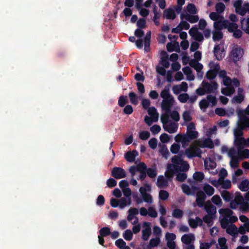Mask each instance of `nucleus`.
Segmentation results:
<instances>
[{"mask_svg":"<svg viewBox=\"0 0 249 249\" xmlns=\"http://www.w3.org/2000/svg\"><path fill=\"white\" fill-rule=\"evenodd\" d=\"M178 99L180 102L185 103L189 100V96L186 93H181L178 96Z\"/></svg>","mask_w":249,"mask_h":249,"instance_id":"8fccbe9b","label":"nucleus"},{"mask_svg":"<svg viewBox=\"0 0 249 249\" xmlns=\"http://www.w3.org/2000/svg\"><path fill=\"white\" fill-rule=\"evenodd\" d=\"M246 140L242 137H235L234 144L237 146V150L244 149L245 145Z\"/></svg>","mask_w":249,"mask_h":249,"instance_id":"4be33fe9","label":"nucleus"},{"mask_svg":"<svg viewBox=\"0 0 249 249\" xmlns=\"http://www.w3.org/2000/svg\"><path fill=\"white\" fill-rule=\"evenodd\" d=\"M217 73L215 71L210 70L206 74V77L209 80H213L215 78Z\"/></svg>","mask_w":249,"mask_h":249,"instance_id":"4d7b16f0","label":"nucleus"},{"mask_svg":"<svg viewBox=\"0 0 249 249\" xmlns=\"http://www.w3.org/2000/svg\"><path fill=\"white\" fill-rule=\"evenodd\" d=\"M212 185L216 188L221 186L223 189H229L231 187V181L229 179H224L218 183H213Z\"/></svg>","mask_w":249,"mask_h":249,"instance_id":"f3484780","label":"nucleus"},{"mask_svg":"<svg viewBox=\"0 0 249 249\" xmlns=\"http://www.w3.org/2000/svg\"><path fill=\"white\" fill-rule=\"evenodd\" d=\"M206 196L204 192L202 191H199L196 194V203L199 208H202L204 206V202Z\"/></svg>","mask_w":249,"mask_h":249,"instance_id":"9b49d317","label":"nucleus"},{"mask_svg":"<svg viewBox=\"0 0 249 249\" xmlns=\"http://www.w3.org/2000/svg\"><path fill=\"white\" fill-rule=\"evenodd\" d=\"M243 172H234L232 176V182L233 184H236L241 179V176Z\"/></svg>","mask_w":249,"mask_h":249,"instance_id":"de8ad7c7","label":"nucleus"},{"mask_svg":"<svg viewBox=\"0 0 249 249\" xmlns=\"http://www.w3.org/2000/svg\"><path fill=\"white\" fill-rule=\"evenodd\" d=\"M214 216L206 214L203 217V221L207 224L208 227H211L213 224Z\"/></svg>","mask_w":249,"mask_h":249,"instance_id":"2f4dec72","label":"nucleus"},{"mask_svg":"<svg viewBox=\"0 0 249 249\" xmlns=\"http://www.w3.org/2000/svg\"><path fill=\"white\" fill-rule=\"evenodd\" d=\"M138 155V152L136 150L133 151H128L124 155L125 160L129 162H133L135 160V158Z\"/></svg>","mask_w":249,"mask_h":249,"instance_id":"412c9836","label":"nucleus"},{"mask_svg":"<svg viewBox=\"0 0 249 249\" xmlns=\"http://www.w3.org/2000/svg\"><path fill=\"white\" fill-rule=\"evenodd\" d=\"M182 118L185 122H188L192 120L190 112L188 110H185L182 114Z\"/></svg>","mask_w":249,"mask_h":249,"instance_id":"bf43d9fd","label":"nucleus"},{"mask_svg":"<svg viewBox=\"0 0 249 249\" xmlns=\"http://www.w3.org/2000/svg\"><path fill=\"white\" fill-rule=\"evenodd\" d=\"M205 210L207 213V215L215 217L216 213V207L210 203H208L205 206Z\"/></svg>","mask_w":249,"mask_h":249,"instance_id":"6ab92c4d","label":"nucleus"},{"mask_svg":"<svg viewBox=\"0 0 249 249\" xmlns=\"http://www.w3.org/2000/svg\"><path fill=\"white\" fill-rule=\"evenodd\" d=\"M219 213L227 217L231 216L233 213V212L229 208L221 209L219 210Z\"/></svg>","mask_w":249,"mask_h":249,"instance_id":"0e129e2a","label":"nucleus"},{"mask_svg":"<svg viewBox=\"0 0 249 249\" xmlns=\"http://www.w3.org/2000/svg\"><path fill=\"white\" fill-rule=\"evenodd\" d=\"M214 55L218 60H220L223 57L222 55L223 51L220 50L219 45H215L213 49Z\"/></svg>","mask_w":249,"mask_h":249,"instance_id":"cd10ccee","label":"nucleus"},{"mask_svg":"<svg viewBox=\"0 0 249 249\" xmlns=\"http://www.w3.org/2000/svg\"><path fill=\"white\" fill-rule=\"evenodd\" d=\"M228 176V172H219L218 179L212 180L211 182V184L218 183L225 178Z\"/></svg>","mask_w":249,"mask_h":249,"instance_id":"79ce46f5","label":"nucleus"},{"mask_svg":"<svg viewBox=\"0 0 249 249\" xmlns=\"http://www.w3.org/2000/svg\"><path fill=\"white\" fill-rule=\"evenodd\" d=\"M187 9L188 12L192 14H195L197 12L196 7L193 3H189L187 6Z\"/></svg>","mask_w":249,"mask_h":249,"instance_id":"774afa93","label":"nucleus"},{"mask_svg":"<svg viewBox=\"0 0 249 249\" xmlns=\"http://www.w3.org/2000/svg\"><path fill=\"white\" fill-rule=\"evenodd\" d=\"M172 215L175 218L180 219L183 215V212L180 209H175L172 212Z\"/></svg>","mask_w":249,"mask_h":249,"instance_id":"c03bdc74","label":"nucleus"},{"mask_svg":"<svg viewBox=\"0 0 249 249\" xmlns=\"http://www.w3.org/2000/svg\"><path fill=\"white\" fill-rule=\"evenodd\" d=\"M180 18L181 20L185 19L191 23H195L198 21L199 17L197 15H192L187 13H182L180 15Z\"/></svg>","mask_w":249,"mask_h":249,"instance_id":"f8f14e48","label":"nucleus"},{"mask_svg":"<svg viewBox=\"0 0 249 249\" xmlns=\"http://www.w3.org/2000/svg\"><path fill=\"white\" fill-rule=\"evenodd\" d=\"M151 32L150 31H148L144 38V50L146 52H148L150 50V42H151Z\"/></svg>","mask_w":249,"mask_h":249,"instance_id":"a211bd4d","label":"nucleus"},{"mask_svg":"<svg viewBox=\"0 0 249 249\" xmlns=\"http://www.w3.org/2000/svg\"><path fill=\"white\" fill-rule=\"evenodd\" d=\"M129 97L130 98V101L132 104L135 105L138 104V97L134 92H130L129 93Z\"/></svg>","mask_w":249,"mask_h":249,"instance_id":"864d4df0","label":"nucleus"},{"mask_svg":"<svg viewBox=\"0 0 249 249\" xmlns=\"http://www.w3.org/2000/svg\"><path fill=\"white\" fill-rule=\"evenodd\" d=\"M177 173L176 179L180 182L184 181L187 177L185 172H177Z\"/></svg>","mask_w":249,"mask_h":249,"instance_id":"09e8293b","label":"nucleus"},{"mask_svg":"<svg viewBox=\"0 0 249 249\" xmlns=\"http://www.w3.org/2000/svg\"><path fill=\"white\" fill-rule=\"evenodd\" d=\"M244 129V127L241 126L240 125H238L237 128H236L234 130V135L235 137H242L243 135V130Z\"/></svg>","mask_w":249,"mask_h":249,"instance_id":"5fc2aeb1","label":"nucleus"},{"mask_svg":"<svg viewBox=\"0 0 249 249\" xmlns=\"http://www.w3.org/2000/svg\"><path fill=\"white\" fill-rule=\"evenodd\" d=\"M164 17L167 19H174L176 18V14L172 9H167L164 12Z\"/></svg>","mask_w":249,"mask_h":249,"instance_id":"7c9ffc66","label":"nucleus"},{"mask_svg":"<svg viewBox=\"0 0 249 249\" xmlns=\"http://www.w3.org/2000/svg\"><path fill=\"white\" fill-rule=\"evenodd\" d=\"M195 236L192 233L185 234L181 237V242L184 244H189L193 243L195 241Z\"/></svg>","mask_w":249,"mask_h":249,"instance_id":"dca6fc26","label":"nucleus"},{"mask_svg":"<svg viewBox=\"0 0 249 249\" xmlns=\"http://www.w3.org/2000/svg\"><path fill=\"white\" fill-rule=\"evenodd\" d=\"M167 50L169 52L176 51V52H179L180 48L179 44L178 42H176L174 44L171 42L168 43L166 45Z\"/></svg>","mask_w":249,"mask_h":249,"instance_id":"b1692460","label":"nucleus"},{"mask_svg":"<svg viewBox=\"0 0 249 249\" xmlns=\"http://www.w3.org/2000/svg\"><path fill=\"white\" fill-rule=\"evenodd\" d=\"M150 191L151 187L148 184H145L144 186L141 187L139 189L143 201L150 204L152 203L153 199L152 196L149 194L147 193V192Z\"/></svg>","mask_w":249,"mask_h":249,"instance_id":"7ed1b4c3","label":"nucleus"},{"mask_svg":"<svg viewBox=\"0 0 249 249\" xmlns=\"http://www.w3.org/2000/svg\"><path fill=\"white\" fill-rule=\"evenodd\" d=\"M174 102L173 96H170L169 98L163 99L161 104L162 109L164 111H170Z\"/></svg>","mask_w":249,"mask_h":249,"instance_id":"0eeeda50","label":"nucleus"},{"mask_svg":"<svg viewBox=\"0 0 249 249\" xmlns=\"http://www.w3.org/2000/svg\"><path fill=\"white\" fill-rule=\"evenodd\" d=\"M128 103L127 97L126 96L122 95L120 96L118 100L119 106L123 107Z\"/></svg>","mask_w":249,"mask_h":249,"instance_id":"a18cd8bd","label":"nucleus"},{"mask_svg":"<svg viewBox=\"0 0 249 249\" xmlns=\"http://www.w3.org/2000/svg\"><path fill=\"white\" fill-rule=\"evenodd\" d=\"M131 201L130 198H128L127 200L125 198H121L119 200V206L121 209H124L126 205H130L131 204Z\"/></svg>","mask_w":249,"mask_h":249,"instance_id":"72a5a7b5","label":"nucleus"},{"mask_svg":"<svg viewBox=\"0 0 249 249\" xmlns=\"http://www.w3.org/2000/svg\"><path fill=\"white\" fill-rule=\"evenodd\" d=\"M202 153L201 150L195 145H191L185 150V154L189 159L194 157L201 158Z\"/></svg>","mask_w":249,"mask_h":249,"instance_id":"20e7f679","label":"nucleus"},{"mask_svg":"<svg viewBox=\"0 0 249 249\" xmlns=\"http://www.w3.org/2000/svg\"><path fill=\"white\" fill-rule=\"evenodd\" d=\"M180 147V146L179 144L174 143L171 145L170 151L173 154H177L179 151Z\"/></svg>","mask_w":249,"mask_h":249,"instance_id":"338daca9","label":"nucleus"},{"mask_svg":"<svg viewBox=\"0 0 249 249\" xmlns=\"http://www.w3.org/2000/svg\"><path fill=\"white\" fill-rule=\"evenodd\" d=\"M238 187L239 189L243 192H246L249 189V180L245 179L241 181L239 184Z\"/></svg>","mask_w":249,"mask_h":249,"instance_id":"f704fd0d","label":"nucleus"},{"mask_svg":"<svg viewBox=\"0 0 249 249\" xmlns=\"http://www.w3.org/2000/svg\"><path fill=\"white\" fill-rule=\"evenodd\" d=\"M161 60L160 63L163 67L164 68H168L170 66V63L168 61V55L165 51H162L161 52Z\"/></svg>","mask_w":249,"mask_h":249,"instance_id":"2eb2a0df","label":"nucleus"},{"mask_svg":"<svg viewBox=\"0 0 249 249\" xmlns=\"http://www.w3.org/2000/svg\"><path fill=\"white\" fill-rule=\"evenodd\" d=\"M195 129L196 126L194 123L191 122L187 125L185 135L189 142L197 138L198 136V133L197 131H195Z\"/></svg>","mask_w":249,"mask_h":249,"instance_id":"39448f33","label":"nucleus"},{"mask_svg":"<svg viewBox=\"0 0 249 249\" xmlns=\"http://www.w3.org/2000/svg\"><path fill=\"white\" fill-rule=\"evenodd\" d=\"M235 11L241 16H244L247 12H249V3H245L243 6L240 7Z\"/></svg>","mask_w":249,"mask_h":249,"instance_id":"c85d7f7f","label":"nucleus"},{"mask_svg":"<svg viewBox=\"0 0 249 249\" xmlns=\"http://www.w3.org/2000/svg\"><path fill=\"white\" fill-rule=\"evenodd\" d=\"M169 197V193L165 190H161L159 192V198L162 200H166Z\"/></svg>","mask_w":249,"mask_h":249,"instance_id":"6e6d98bb","label":"nucleus"},{"mask_svg":"<svg viewBox=\"0 0 249 249\" xmlns=\"http://www.w3.org/2000/svg\"><path fill=\"white\" fill-rule=\"evenodd\" d=\"M143 226L145 229L142 231V238L143 240L147 241L151 234L150 223L145 222L143 223Z\"/></svg>","mask_w":249,"mask_h":249,"instance_id":"9d476101","label":"nucleus"},{"mask_svg":"<svg viewBox=\"0 0 249 249\" xmlns=\"http://www.w3.org/2000/svg\"><path fill=\"white\" fill-rule=\"evenodd\" d=\"M128 171H156L155 169L147 168L146 164L143 162H140L136 165L130 167Z\"/></svg>","mask_w":249,"mask_h":249,"instance_id":"6e6552de","label":"nucleus"},{"mask_svg":"<svg viewBox=\"0 0 249 249\" xmlns=\"http://www.w3.org/2000/svg\"><path fill=\"white\" fill-rule=\"evenodd\" d=\"M225 9V5L222 2H218L215 5V10L216 12L219 13H222Z\"/></svg>","mask_w":249,"mask_h":249,"instance_id":"680f3d73","label":"nucleus"},{"mask_svg":"<svg viewBox=\"0 0 249 249\" xmlns=\"http://www.w3.org/2000/svg\"><path fill=\"white\" fill-rule=\"evenodd\" d=\"M243 50L241 48H236L233 49L231 52V56L234 61H237L242 57Z\"/></svg>","mask_w":249,"mask_h":249,"instance_id":"4468645a","label":"nucleus"},{"mask_svg":"<svg viewBox=\"0 0 249 249\" xmlns=\"http://www.w3.org/2000/svg\"><path fill=\"white\" fill-rule=\"evenodd\" d=\"M221 196L226 202H229L232 198V195L228 191H223L221 193Z\"/></svg>","mask_w":249,"mask_h":249,"instance_id":"37998d69","label":"nucleus"},{"mask_svg":"<svg viewBox=\"0 0 249 249\" xmlns=\"http://www.w3.org/2000/svg\"><path fill=\"white\" fill-rule=\"evenodd\" d=\"M170 112L165 111L164 113L162 114L160 117V120L163 125L168 124L169 122Z\"/></svg>","mask_w":249,"mask_h":249,"instance_id":"e433bc0d","label":"nucleus"},{"mask_svg":"<svg viewBox=\"0 0 249 249\" xmlns=\"http://www.w3.org/2000/svg\"><path fill=\"white\" fill-rule=\"evenodd\" d=\"M239 116L240 122V124L239 125L241 126H243L244 128L245 127H249V118L244 115H243V116H241L240 114H239Z\"/></svg>","mask_w":249,"mask_h":249,"instance_id":"473e14b6","label":"nucleus"},{"mask_svg":"<svg viewBox=\"0 0 249 249\" xmlns=\"http://www.w3.org/2000/svg\"><path fill=\"white\" fill-rule=\"evenodd\" d=\"M240 158L237 154L236 157L231 158L230 165L233 168H235L238 166V163Z\"/></svg>","mask_w":249,"mask_h":249,"instance_id":"4c0bfd02","label":"nucleus"},{"mask_svg":"<svg viewBox=\"0 0 249 249\" xmlns=\"http://www.w3.org/2000/svg\"><path fill=\"white\" fill-rule=\"evenodd\" d=\"M157 185L159 188H164L168 185V180L163 176H160L157 179Z\"/></svg>","mask_w":249,"mask_h":249,"instance_id":"aec40b11","label":"nucleus"},{"mask_svg":"<svg viewBox=\"0 0 249 249\" xmlns=\"http://www.w3.org/2000/svg\"><path fill=\"white\" fill-rule=\"evenodd\" d=\"M175 140L177 142H181L182 145H185L190 142L185 134H178L175 137Z\"/></svg>","mask_w":249,"mask_h":249,"instance_id":"393cba45","label":"nucleus"},{"mask_svg":"<svg viewBox=\"0 0 249 249\" xmlns=\"http://www.w3.org/2000/svg\"><path fill=\"white\" fill-rule=\"evenodd\" d=\"M111 176L115 178L120 179L126 177V172H111Z\"/></svg>","mask_w":249,"mask_h":249,"instance_id":"69168bd1","label":"nucleus"},{"mask_svg":"<svg viewBox=\"0 0 249 249\" xmlns=\"http://www.w3.org/2000/svg\"><path fill=\"white\" fill-rule=\"evenodd\" d=\"M181 189L182 192L186 195H193L195 194L196 191L198 189V188L195 185H192L191 187H190L187 184H182L181 185Z\"/></svg>","mask_w":249,"mask_h":249,"instance_id":"1a4fd4ad","label":"nucleus"},{"mask_svg":"<svg viewBox=\"0 0 249 249\" xmlns=\"http://www.w3.org/2000/svg\"><path fill=\"white\" fill-rule=\"evenodd\" d=\"M163 128L165 131L170 134H172L177 131L178 126V124L172 122L169 124L168 123L163 125Z\"/></svg>","mask_w":249,"mask_h":249,"instance_id":"ddd939ff","label":"nucleus"},{"mask_svg":"<svg viewBox=\"0 0 249 249\" xmlns=\"http://www.w3.org/2000/svg\"><path fill=\"white\" fill-rule=\"evenodd\" d=\"M123 237L126 241H130L133 238L132 232L130 230H126L123 233Z\"/></svg>","mask_w":249,"mask_h":249,"instance_id":"13d9d810","label":"nucleus"},{"mask_svg":"<svg viewBox=\"0 0 249 249\" xmlns=\"http://www.w3.org/2000/svg\"><path fill=\"white\" fill-rule=\"evenodd\" d=\"M237 154L238 155L240 160L249 158V150L248 149H239L237 150Z\"/></svg>","mask_w":249,"mask_h":249,"instance_id":"5701e85b","label":"nucleus"},{"mask_svg":"<svg viewBox=\"0 0 249 249\" xmlns=\"http://www.w3.org/2000/svg\"><path fill=\"white\" fill-rule=\"evenodd\" d=\"M204 166L206 170L213 169L216 167V163L210 158L206 159L204 160Z\"/></svg>","mask_w":249,"mask_h":249,"instance_id":"a878e982","label":"nucleus"},{"mask_svg":"<svg viewBox=\"0 0 249 249\" xmlns=\"http://www.w3.org/2000/svg\"><path fill=\"white\" fill-rule=\"evenodd\" d=\"M223 37V34L220 31H215L213 33V41H219Z\"/></svg>","mask_w":249,"mask_h":249,"instance_id":"3c124183","label":"nucleus"},{"mask_svg":"<svg viewBox=\"0 0 249 249\" xmlns=\"http://www.w3.org/2000/svg\"><path fill=\"white\" fill-rule=\"evenodd\" d=\"M235 91L233 87H230V88H223L221 89V93L226 95L230 96L231 94H232Z\"/></svg>","mask_w":249,"mask_h":249,"instance_id":"ea45409f","label":"nucleus"},{"mask_svg":"<svg viewBox=\"0 0 249 249\" xmlns=\"http://www.w3.org/2000/svg\"><path fill=\"white\" fill-rule=\"evenodd\" d=\"M170 117L175 122H178L180 119L179 113L176 110H171L170 112Z\"/></svg>","mask_w":249,"mask_h":249,"instance_id":"49530a36","label":"nucleus"},{"mask_svg":"<svg viewBox=\"0 0 249 249\" xmlns=\"http://www.w3.org/2000/svg\"><path fill=\"white\" fill-rule=\"evenodd\" d=\"M193 178L196 181H202L204 178L203 172H195L193 175Z\"/></svg>","mask_w":249,"mask_h":249,"instance_id":"052dcab7","label":"nucleus"},{"mask_svg":"<svg viewBox=\"0 0 249 249\" xmlns=\"http://www.w3.org/2000/svg\"><path fill=\"white\" fill-rule=\"evenodd\" d=\"M148 113L151 117L153 118L154 122H157L159 118V113L157 112L156 108L154 107H150L148 109Z\"/></svg>","mask_w":249,"mask_h":249,"instance_id":"bb28decb","label":"nucleus"},{"mask_svg":"<svg viewBox=\"0 0 249 249\" xmlns=\"http://www.w3.org/2000/svg\"><path fill=\"white\" fill-rule=\"evenodd\" d=\"M171 163L167 165L166 171H187L189 169L188 162L178 156H174L171 159Z\"/></svg>","mask_w":249,"mask_h":249,"instance_id":"f257e3e1","label":"nucleus"},{"mask_svg":"<svg viewBox=\"0 0 249 249\" xmlns=\"http://www.w3.org/2000/svg\"><path fill=\"white\" fill-rule=\"evenodd\" d=\"M203 190L205 193L209 196H211L214 194V188L209 184H205L203 187Z\"/></svg>","mask_w":249,"mask_h":249,"instance_id":"58836bf2","label":"nucleus"},{"mask_svg":"<svg viewBox=\"0 0 249 249\" xmlns=\"http://www.w3.org/2000/svg\"><path fill=\"white\" fill-rule=\"evenodd\" d=\"M201 85L202 88L196 89V92L199 96L204 95L205 93L214 92L217 89L218 84L215 81H212L211 83L203 81Z\"/></svg>","mask_w":249,"mask_h":249,"instance_id":"f03ea898","label":"nucleus"},{"mask_svg":"<svg viewBox=\"0 0 249 249\" xmlns=\"http://www.w3.org/2000/svg\"><path fill=\"white\" fill-rule=\"evenodd\" d=\"M137 26L139 29H144L146 27V20L143 18L139 19L137 22Z\"/></svg>","mask_w":249,"mask_h":249,"instance_id":"e2e57ef3","label":"nucleus"},{"mask_svg":"<svg viewBox=\"0 0 249 249\" xmlns=\"http://www.w3.org/2000/svg\"><path fill=\"white\" fill-rule=\"evenodd\" d=\"M160 97L163 99L169 98L170 96H173L169 92V89L168 88H165L163 89L160 94Z\"/></svg>","mask_w":249,"mask_h":249,"instance_id":"603ef678","label":"nucleus"},{"mask_svg":"<svg viewBox=\"0 0 249 249\" xmlns=\"http://www.w3.org/2000/svg\"><path fill=\"white\" fill-rule=\"evenodd\" d=\"M160 242V239L159 237L151 239L149 244L146 246V249H151V248L158 246Z\"/></svg>","mask_w":249,"mask_h":249,"instance_id":"c9c22d12","label":"nucleus"},{"mask_svg":"<svg viewBox=\"0 0 249 249\" xmlns=\"http://www.w3.org/2000/svg\"><path fill=\"white\" fill-rule=\"evenodd\" d=\"M100 236L102 237H107L111 233L110 229L109 227H105L102 228L99 230Z\"/></svg>","mask_w":249,"mask_h":249,"instance_id":"a19ab883","label":"nucleus"},{"mask_svg":"<svg viewBox=\"0 0 249 249\" xmlns=\"http://www.w3.org/2000/svg\"><path fill=\"white\" fill-rule=\"evenodd\" d=\"M189 34L194 39L198 42H202L204 40V36L202 33L198 31L196 25L192 27L189 31Z\"/></svg>","mask_w":249,"mask_h":249,"instance_id":"423d86ee","label":"nucleus"},{"mask_svg":"<svg viewBox=\"0 0 249 249\" xmlns=\"http://www.w3.org/2000/svg\"><path fill=\"white\" fill-rule=\"evenodd\" d=\"M226 232L230 235L235 236L238 233V229L235 225L231 224L227 227Z\"/></svg>","mask_w":249,"mask_h":249,"instance_id":"c756f323","label":"nucleus"}]
</instances>
